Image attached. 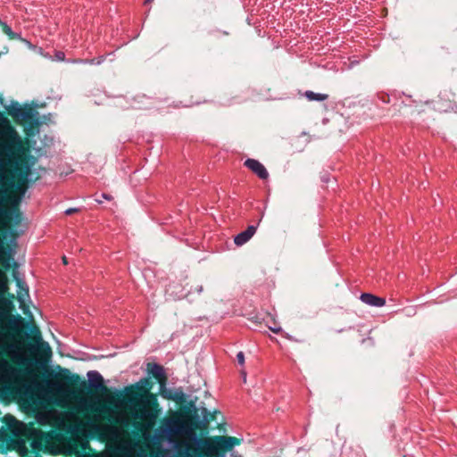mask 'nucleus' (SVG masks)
<instances>
[{"label": "nucleus", "mask_w": 457, "mask_h": 457, "mask_svg": "<svg viewBox=\"0 0 457 457\" xmlns=\"http://www.w3.org/2000/svg\"><path fill=\"white\" fill-rule=\"evenodd\" d=\"M36 162L11 120L2 114L1 265H4V239L11 237L10 242L13 244L28 228L21 204L31 182L39 179L33 178Z\"/></svg>", "instance_id": "nucleus-1"}, {"label": "nucleus", "mask_w": 457, "mask_h": 457, "mask_svg": "<svg viewBox=\"0 0 457 457\" xmlns=\"http://www.w3.org/2000/svg\"><path fill=\"white\" fill-rule=\"evenodd\" d=\"M37 354H28V360L22 369H12L10 372L11 378L14 383L15 394L21 406L25 411H36L45 401L49 398L50 393L66 394L70 392V386L79 384L82 389L86 388L87 383L81 380L77 374H71L69 370L64 369L65 373L61 380H40L38 375L39 368L44 369L43 361L36 358Z\"/></svg>", "instance_id": "nucleus-2"}, {"label": "nucleus", "mask_w": 457, "mask_h": 457, "mask_svg": "<svg viewBox=\"0 0 457 457\" xmlns=\"http://www.w3.org/2000/svg\"><path fill=\"white\" fill-rule=\"evenodd\" d=\"M11 243V237L4 239V265H2L1 282V314L2 327L6 316L12 315L14 310L13 300L17 299L25 314H28L29 307L25 304V298L29 296V287L25 281L24 274L19 270V263L14 260L17 253L18 239Z\"/></svg>", "instance_id": "nucleus-3"}, {"label": "nucleus", "mask_w": 457, "mask_h": 457, "mask_svg": "<svg viewBox=\"0 0 457 457\" xmlns=\"http://www.w3.org/2000/svg\"><path fill=\"white\" fill-rule=\"evenodd\" d=\"M25 321L20 315H9L4 320L2 327V354L6 353L14 363H24L28 354H37L39 347L45 343L39 330L36 328L32 339L35 344L27 342L29 333L25 330ZM46 347L49 349L47 344Z\"/></svg>", "instance_id": "nucleus-4"}, {"label": "nucleus", "mask_w": 457, "mask_h": 457, "mask_svg": "<svg viewBox=\"0 0 457 457\" xmlns=\"http://www.w3.org/2000/svg\"><path fill=\"white\" fill-rule=\"evenodd\" d=\"M149 378H141L134 385L116 391L115 406L128 409L132 418L154 424L158 417L157 399L149 392Z\"/></svg>", "instance_id": "nucleus-5"}, {"label": "nucleus", "mask_w": 457, "mask_h": 457, "mask_svg": "<svg viewBox=\"0 0 457 457\" xmlns=\"http://www.w3.org/2000/svg\"><path fill=\"white\" fill-rule=\"evenodd\" d=\"M240 440L233 436H215L207 439H199L193 436V445L199 457H225L224 451L239 445Z\"/></svg>", "instance_id": "nucleus-6"}, {"label": "nucleus", "mask_w": 457, "mask_h": 457, "mask_svg": "<svg viewBox=\"0 0 457 457\" xmlns=\"http://www.w3.org/2000/svg\"><path fill=\"white\" fill-rule=\"evenodd\" d=\"M187 432V426L178 420H168L165 427L157 429L154 435L155 442L166 440L167 443L171 440H177L176 436Z\"/></svg>", "instance_id": "nucleus-7"}, {"label": "nucleus", "mask_w": 457, "mask_h": 457, "mask_svg": "<svg viewBox=\"0 0 457 457\" xmlns=\"http://www.w3.org/2000/svg\"><path fill=\"white\" fill-rule=\"evenodd\" d=\"M168 446L162 457H199L193 445V437L188 440L170 439Z\"/></svg>", "instance_id": "nucleus-8"}, {"label": "nucleus", "mask_w": 457, "mask_h": 457, "mask_svg": "<svg viewBox=\"0 0 457 457\" xmlns=\"http://www.w3.org/2000/svg\"><path fill=\"white\" fill-rule=\"evenodd\" d=\"M31 104H25L23 107L16 101H12L9 104H4L2 98V107L4 108L8 115H10L16 123L22 124L25 119L30 118L32 112L29 111Z\"/></svg>", "instance_id": "nucleus-9"}, {"label": "nucleus", "mask_w": 457, "mask_h": 457, "mask_svg": "<svg viewBox=\"0 0 457 457\" xmlns=\"http://www.w3.org/2000/svg\"><path fill=\"white\" fill-rule=\"evenodd\" d=\"M2 421L6 424L8 429L13 436H28L30 433H36L35 429L29 428L25 423L16 420L11 414L4 415L2 418Z\"/></svg>", "instance_id": "nucleus-10"}, {"label": "nucleus", "mask_w": 457, "mask_h": 457, "mask_svg": "<svg viewBox=\"0 0 457 457\" xmlns=\"http://www.w3.org/2000/svg\"><path fill=\"white\" fill-rule=\"evenodd\" d=\"M158 102L159 100L155 97L137 94L130 99L129 105L120 104V106L125 109L148 110L154 108Z\"/></svg>", "instance_id": "nucleus-11"}, {"label": "nucleus", "mask_w": 457, "mask_h": 457, "mask_svg": "<svg viewBox=\"0 0 457 457\" xmlns=\"http://www.w3.org/2000/svg\"><path fill=\"white\" fill-rule=\"evenodd\" d=\"M209 411L205 407L196 408L193 407V412L189 417L188 423L191 428L204 429L206 428L209 420Z\"/></svg>", "instance_id": "nucleus-12"}, {"label": "nucleus", "mask_w": 457, "mask_h": 457, "mask_svg": "<svg viewBox=\"0 0 457 457\" xmlns=\"http://www.w3.org/2000/svg\"><path fill=\"white\" fill-rule=\"evenodd\" d=\"M37 105H32L29 107V111L32 112L30 118L25 119L24 121H27V125L25 127V132L28 137H32L35 134L39 132V128L43 124V120H41V116L39 112L36 109Z\"/></svg>", "instance_id": "nucleus-13"}, {"label": "nucleus", "mask_w": 457, "mask_h": 457, "mask_svg": "<svg viewBox=\"0 0 457 457\" xmlns=\"http://www.w3.org/2000/svg\"><path fill=\"white\" fill-rule=\"evenodd\" d=\"M160 395L162 398L172 400L178 403H185L187 397L182 387L170 388L166 386V384L160 386Z\"/></svg>", "instance_id": "nucleus-14"}, {"label": "nucleus", "mask_w": 457, "mask_h": 457, "mask_svg": "<svg viewBox=\"0 0 457 457\" xmlns=\"http://www.w3.org/2000/svg\"><path fill=\"white\" fill-rule=\"evenodd\" d=\"M244 165L253 172L259 179H267L269 172L264 165L256 159L248 158L245 161Z\"/></svg>", "instance_id": "nucleus-15"}, {"label": "nucleus", "mask_w": 457, "mask_h": 457, "mask_svg": "<svg viewBox=\"0 0 457 457\" xmlns=\"http://www.w3.org/2000/svg\"><path fill=\"white\" fill-rule=\"evenodd\" d=\"M149 373L158 381L160 386L167 384L165 369L159 363L147 364Z\"/></svg>", "instance_id": "nucleus-16"}, {"label": "nucleus", "mask_w": 457, "mask_h": 457, "mask_svg": "<svg viewBox=\"0 0 457 457\" xmlns=\"http://www.w3.org/2000/svg\"><path fill=\"white\" fill-rule=\"evenodd\" d=\"M89 386L96 391H106L102 375L96 370H90L87 374Z\"/></svg>", "instance_id": "nucleus-17"}, {"label": "nucleus", "mask_w": 457, "mask_h": 457, "mask_svg": "<svg viewBox=\"0 0 457 457\" xmlns=\"http://www.w3.org/2000/svg\"><path fill=\"white\" fill-rule=\"evenodd\" d=\"M256 229L257 226L249 225L245 230L238 233L234 237V243L238 246L243 245L251 239V237L255 234Z\"/></svg>", "instance_id": "nucleus-18"}, {"label": "nucleus", "mask_w": 457, "mask_h": 457, "mask_svg": "<svg viewBox=\"0 0 457 457\" xmlns=\"http://www.w3.org/2000/svg\"><path fill=\"white\" fill-rule=\"evenodd\" d=\"M102 431L103 435L111 441H119L122 436V429L114 425H104Z\"/></svg>", "instance_id": "nucleus-19"}, {"label": "nucleus", "mask_w": 457, "mask_h": 457, "mask_svg": "<svg viewBox=\"0 0 457 457\" xmlns=\"http://www.w3.org/2000/svg\"><path fill=\"white\" fill-rule=\"evenodd\" d=\"M360 299L362 303L375 307H382L386 304L385 298L377 296L370 293H362Z\"/></svg>", "instance_id": "nucleus-20"}, {"label": "nucleus", "mask_w": 457, "mask_h": 457, "mask_svg": "<svg viewBox=\"0 0 457 457\" xmlns=\"http://www.w3.org/2000/svg\"><path fill=\"white\" fill-rule=\"evenodd\" d=\"M109 55H114V53L111 52L107 54L99 55L98 57L91 58V59H88V58L74 59L71 62L73 63H80V64L100 65L106 60L107 56H109Z\"/></svg>", "instance_id": "nucleus-21"}, {"label": "nucleus", "mask_w": 457, "mask_h": 457, "mask_svg": "<svg viewBox=\"0 0 457 457\" xmlns=\"http://www.w3.org/2000/svg\"><path fill=\"white\" fill-rule=\"evenodd\" d=\"M303 96H305V98L308 101H310V102H312V101L323 102V101H326V100L328 99V94L315 93V92L311 91V90H306L303 94Z\"/></svg>", "instance_id": "nucleus-22"}, {"label": "nucleus", "mask_w": 457, "mask_h": 457, "mask_svg": "<svg viewBox=\"0 0 457 457\" xmlns=\"http://www.w3.org/2000/svg\"><path fill=\"white\" fill-rule=\"evenodd\" d=\"M2 31L8 36L10 39H19L21 41H24L27 44H29V41L23 39L20 33L12 31V28L5 22L2 21Z\"/></svg>", "instance_id": "nucleus-23"}, {"label": "nucleus", "mask_w": 457, "mask_h": 457, "mask_svg": "<svg viewBox=\"0 0 457 457\" xmlns=\"http://www.w3.org/2000/svg\"><path fill=\"white\" fill-rule=\"evenodd\" d=\"M114 421L116 423H119V424H121V425H129V418L127 416V414L123 413V412H119L117 413L114 417Z\"/></svg>", "instance_id": "nucleus-24"}, {"label": "nucleus", "mask_w": 457, "mask_h": 457, "mask_svg": "<svg viewBox=\"0 0 457 457\" xmlns=\"http://www.w3.org/2000/svg\"><path fill=\"white\" fill-rule=\"evenodd\" d=\"M16 449L21 456H24L25 454L28 453V448L26 446V443L22 439H19L16 441Z\"/></svg>", "instance_id": "nucleus-25"}, {"label": "nucleus", "mask_w": 457, "mask_h": 457, "mask_svg": "<svg viewBox=\"0 0 457 457\" xmlns=\"http://www.w3.org/2000/svg\"><path fill=\"white\" fill-rule=\"evenodd\" d=\"M8 368V361L2 358V383L5 380L6 371Z\"/></svg>", "instance_id": "nucleus-26"}, {"label": "nucleus", "mask_w": 457, "mask_h": 457, "mask_svg": "<svg viewBox=\"0 0 457 457\" xmlns=\"http://www.w3.org/2000/svg\"><path fill=\"white\" fill-rule=\"evenodd\" d=\"M36 419H37V421L39 424H46V421H47V415L46 413H43V412H38L36 415Z\"/></svg>", "instance_id": "nucleus-27"}, {"label": "nucleus", "mask_w": 457, "mask_h": 457, "mask_svg": "<svg viewBox=\"0 0 457 457\" xmlns=\"http://www.w3.org/2000/svg\"><path fill=\"white\" fill-rule=\"evenodd\" d=\"M54 60L58 62L65 61V54L62 51H55L54 53Z\"/></svg>", "instance_id": "nucleus-28"}, {"label": "nucleus", "mask_w": 457, "mask_h": 457, "mask_svg": "<svg viewBox=\"0 0 457 457\" xmlns=\"http://www.w3.org/2000/svg\"><path fill=\"white\" fill-rule=\"evenodd\" d=\"M237 361L240 366H243L245 364V354L242 351L237 353Z\"/></svg>", "instance_id": "nucleus-29"}, {"label": "nucleus", "mask_w": 457, "mask_h": 457, "mask_svg": "<svg viewBox=\"0 0 457 457\" xmlns=\"http://www.w3.org/2000/svg\"><path fill=\"white\" fill-rule=\"evenodd\" d=\"M101 197L108 201H111L112 199V196L107 193H102Z\"/></svg>", "instance_id": "nucleus-30"}, {"label": "nucleus", "mask_w": 457, "mask_h": 457, "mask_svg": "<svg viewBox=\"0 0 457 457\" xmlns=\"http://www.w3.org/2000/svg\"><path fill=\"white\" fill-rule=\"evenodd\" d=\"M78 212V209H77V208H69V209H67L64 212H65V214H67V215H71V214H72V213H74V212Z\"/></svg>", "instance_id": "nucleus-31"}, {"label": "nucleus", "mask_w": 457, "mask_h": 457, "mask_svg": "<svg viewBox=\"0 0 457 457\" xmlns=\"http://www.w3.org/2000/svg\"><path fill=\"white\" fill-rule=\"evenodd\" d=\"M37 153L38 154V156H43V155H46V150H41V149H37Z\"/></svg>", "instance_id": "nucleus-32"}, {"label": "nucleus", "mask_w": 457, "mask_h": 457, "mask_svg": "<svg viewBox=\"0 0 457 457\" xmlns=\"http://www.w3.org/2000/svg\"><path fill=\"white\" fill-rule=\"evenodd\" d=\"M39 445H40V443H39L38 441H37V440H33V441L31 442V446H32L33 448H36V447H37V446H39Z\"/></svg>", "instance_id": "nucleus-33"}, {"label": "nucleus", "mask_w": 457, "mask_h": 457, "mask_svg": "<svg viewBox=\"0 0 457 457\" xmlns=\"http://www.w3.org/2000/svg\"><path fill=\"white\" fill-rule=\"evenodd\" d=\"M240 373H241V376L243 377L244 382H245L246 381V372H245V370H242L240 371Z\"/></svg>", "instance_id": "nucleus-34"}, {"label": "nucleus", "mask_w": 457, "mask_h": 457, "mask_svg": "<svg viewBox=\"0 0 457 457\" xmlns=\"http://www.w3.org/2000/svg\"><path fill=\"white\" fill-rule=\"evenodd\" d=\"M270 329L274 332V333H279L282 329L280 327L278 328H270Z\"/></svg>", "instance_id": "nucleus-35"}, {"label": "nucleus", "mask_w": 457, "mask_h": 457, "mask_svg": "<svg viewBox=\"0 0 457 457\" xmlns=\"http://www.w3.org/2000/svg\"><path fill=\"white\" fill-rule=\"evenodd\" d=\"M1 435H2V441L4 440L5 436H6V433L4 432V428L2 427V432H1Z\"/></svg>", "instance_id": "nucleus-36"}, {"label": "nucleus", "mask_w": 457, "mask_h": 457, "mask_svg": "<svg viewBox=\"0 0 457 457\" xmlns=\"http://www.w3.org/2000/svg\"><path fill=\"white\" fill-rule=\"evenodd\" d=\"M230 457H242V456H241V455L237 454L235 451H231V453H230Z\"/></svg>", "instance_id": "nucleus-37"}, {"label": "nucleus", "mask_w": 457, "mask_h": 457, "mask_svg": "<svg viewBox=\"0 0 457 457\" xmlns=\"http://www.w3.org/2000/svg\"><path fill=\"white\" fill-rule=\"evenodd\" d=\"M196 292H197L198 294H201V293L203 292V286H198V287H196Z\"/></svg>", "instance_id": "nucleus-38"}, {"label": "nucleus", "mask_w": 457, "mask_h": 457, "mask_svg": "<svg viewBox=\"0 0 457 457\" xmlns=\"http://www.w3.org/2000/svg\"><path fill=\"white\" fill-rule=\"evenodd\" d=\"M382 101H383L384 103H388V102H389V97H388V96L383 97V98H382Z\"/></svg>", "instance_id": "nucleus-39"}, {"label": "nucleus", "mask_w": 457, "mask_h": 457, "mask_svg": "<svg viewBox=\"0 0 457 457\" xmlns=\"http://www.w3.org/2000/svg\"><path fill=\"white\" fill-rule=\"evenodd\" d=\"M62 262H63L64 264L68 263L66 256L62 257Z\"/></svg>", "instance_id": "nucleus-40"}, {"label": "nucleus", "mask_w": 457, "mask_h": 457, "mask_svg": "<svg viewBox=\"0 0 457 457\" xmlns=\"http://www.w3.org/2000/svg\"><path fill=\"white\" fill-rule=\"evenodd\" d=\"M218 412L217 411H214L213 413L211 414V418L212 419H214L215 418V415L217 414Z\"/></svg>", "instance_id": "nucleus-41"}, {"label": "nucleus", "mask_w": 457, "mask_h": 457, "mask_svg": "<svg viewBox=\"0 0 457 457\" xmlns=\"http://www.w3.org/2000/svg\"><path fill=\"white\" fill-rule=\"evenodd\" d=\"M153 0H145V4H148L152 2Z\"/></svg>", "instance_id": "nucleus-42"}, {"label": "nucleus", "mask_w": 457, "mask_h": 457, "mask_svg": "<svg viewBox=\"0 0 457 457\" xmlns=\"http://www.w3.org/2000/svg\"><path fill=\"white\" fill-rule=\"evenodd\" d=\"M187 294H183V295H179V296H178V298L185 297V296H187Z\"/></svg>", "instance_id": "nucleus-43"}, {"label": "nucleus", "mask_w": 457, "mask_h": 457, "mask_svg": "<svg viewBox=\"0 0 457 457\" xmlns=\"http://www.w3.org/2000/svg\"><path fill=\"white\" fill-rule=\"evenodd\" d=\"M48 376H49V377H51V378H52V377H56V374H55V373H54V372H52V373H51V374H49Z\"/></svg>", "instance_id": "nucleus-44"}, {"label": "nucleus", "mask_w": 457, "mask_h": 457, "mask_svg": "<svg viewBox=\"0 0 457 457\" xmlns=\"http://www.w3.org/2000/svg\"><path fill=\"white\" fill-rule=\"evenodd\" d=\"M4 388H5V386H4L2 385V387H1L2 394L4 393Z\"/></svg>", "instance_id": "nucleus-45"}, {"label": "nucleus", "mask_w": 457, "mask_h": 457, "mask_svg": "<svg viewBox=\"0 0 457 457\" xmlns=\"http://www.w3.org/2000/svg\"><path fill=\"white\" fill-rule=\"evenodd\" d=\"M96 201L98 202L99 204L102 203V200H100V199H96Z\"/></svg>", "instance_id": "nucleus-46"}]
</instances>
